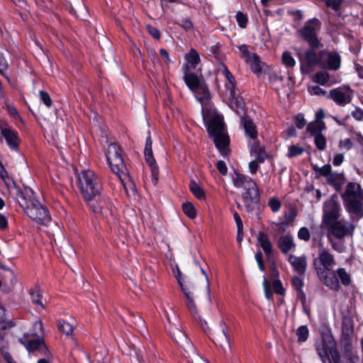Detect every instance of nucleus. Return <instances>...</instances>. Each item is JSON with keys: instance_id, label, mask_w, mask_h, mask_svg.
<instances>
[{"instance_id": "obj_1", "label": "nucleus", "mask_w": 363, "mask_h": 363, "mask_svg": "<svg viewBox=\"0 0 363 363\" xmlns=\"http://www.w3.org/2000/svg\"><path fill=\"white\" fill-rule=\"evenodd\" d=\"M18 203L24 213L36 223L47 225L50 221L51 217L48 208L30 188H24L19 192Z\"/></svg>"}, {"instance_id": "obj_2", "label": "nucleus", "mask_w": 363, "mask_h": 363, "mask_svg": "<svg viewBox=\"0 0 363 363\" xmlns=\"http://www.w3.org/2000/svg\"><path fill=\"white\" fill-rule=\"evenodd\" d=\"M202 116L207 131L217 149L223 156L226 155L230 140L225 131L223 118L214 111H207L203 108Z\"/></svg>"}, {"instance_id": "obj_3", "label": "nucleus", "mask_w": 363, "mask_h": 363, "mask_svg": "<svg viewBox=\"0 0 363 363\" xmlns=\"http://www.w3.org/2000/svg\"><path fill=\"white\" fill-rule=\"evenodd\" d=\"M342 199L352 220L357 221L363 217V191L359 184L350 182L342 194Z\"/></svg>"}, {"instance_id": "obj_4", "label": "nucleus", "mask_w": 363, "mask_h": 363, "mask_svg": "<svg viewBox=\"0 0 363 363\" xmlns=\"http://www.w3.org/2000/svg\"><path fill=\"white\" fill-rule=\"evenodd\" d=\"M44 334L43 323L41 321H35L28 333H26L20 339L29 353L38 352L45 357H49L50 352L42 340Z\"/></svg>"}, {"instance_id": "obj_5", "label": "nucleus", "mask_w": 363, "mask_h": 363, "mask_svg": "<svg viewBox=\"0 0 363 363\" xmlns=\"http://www.w3.org/2000/svg\"><path fill=\"white\" fill-rule=\"evenodd\" d=\"M78 183L84 201H91L101 192L100 181L91 169L82 170L78 174Z\"/></svg>"}, {"instance_id": "obj_6", "label": "nucleus", "mask_w": 363, "mask_h": 363, "mask_svg": "<svg viewBox=\"0 0 363 363\" xmlns=\"http://www.w3.org/2000/svg\"><path fill=\"white\" fill-rule=\"evenodd\" d=\"M183 79L197 101L204 104L209 100L211 97L209 89L202 75L198 76L192 72H184Z\"/></svg>"}, {"instance_id": "obj_7", "label": "nucleus", "mask_w": 363, "mask_h": 363, "mask_svg": "<svg viewBox=\"0 0 363 363\" xmlns=\"http://www.w3.org/2000/svg\"><path fill=\"white\" fill-rule=\"evenodd\" d=\"M246 135L251 140L249 141L250 155L255 157L259 163H262L267 157L264 146L257 140V130L255 124L250 119L244 122Z\"/></svg>"}, {"instance_id": "obj_8", "label": "nucleus", "mask_w": 363, "mask_h": 363, "mask_svg": "<svg viewBox=\"0 0 363 363\" xmlns=\"http://www.w3.org/2000/svg\"><path fill=\"white\" fill-rule=\"evenodd\" d=\"M223 74L225 79L224 97L228 100L229 106L233 109H235V111L243 110L245 103L235 89V81L233 75L226 67L223 69Z\"/></svg>"}, {"instance_id": "obj_9", "label": "nucleus", "mask_w": 363, "mask_h": 363, "mask_svg": "<svg viewBox=\"0 0 363 363\" xmlns=\"http://www.w3.org/2000/svg\"><path fill=\"white\" fill-rule=\"evenodd\" d=\"M321 26L322 23L319 19L313 18L306 21L303 26L299 30L301 37L308 43L311 48L318 49L323 47V44L318 37Z\"/></svg>"}, {"instance_id": "obj_10", "label": "nucleus", "mask_w": 363, "mask_h": 363, "mask_svg": "<svg viewBox=\"0 0 363 363\" xmlns=\"http://www.w3.org/2000/svg\"><path fill=\"white\" fill-rule=\"evenodd\" d=\"M170 335L174 340L184 348L187 354L186 357L191 359L192 363H209L197 353L194 346L182 330L174 328L170 331Z\"/></svg>"}, {"instance_id": "obj_11", "label": "nucleus", "mask_w": 363, "mask_h": 363, "mask_svg": "<svg viewBox=\"0 0 363 363\" xmlns=\"http://www.w3.org/2000/svg\"><path fill=\"white\" fill-rule=\"evenodd\" d=\"M106 156L112 172L121 178L125 166L121 147L116 143H111L106 149Z\"/></svg>"}, {"instance_id": "obj_12", "label": "nucleus", "mask_w": 363, "mask_h": 363, "mask_svg": "<svg viewBox=\"0 0 363 363\" xmlns=\"http://www.w3.org/2000/svg\"><path fill=\"white\" fill-rule=\"evenodd\" d=\"M85 201L95 213L101 214L106 218L113 216V206L106 194L99 192V195H97L95 199Z\"/></svg>"}, {"instance_id": "obj_13", "label": "nucleus", "mask_w": 363, "mask_h": 363, "mask_svg": "<svg viewBox=\"0 0 363 363\" xmlns=\"http://www.w3.org/2000/svg\"><path fill=\"white\" fill-rule=\"evenodd\" d=\"M341 206L335 197H331L324 203L323 223L325 225L339 220Z\"/></svg>"}, {"instance_id": "obj_14", "label": "nucleus", "mask_w": 363, "mask_h": 363, "mask_svg": "<svg viewBox=\"0 0 363 363\" xmlns=\"http://www.w3.org/2000/svg\"><path fill=\"white\" fill-rule=\"evenodd\" d=\"M176 277H177L179 285L180 286V289L185 297V301H186V306L188 307L189 311L191 313L196 314L197 313V310H196V303L194 302L193 284L189 281H185L182 277V275H181V273L179 271H178L177 275Z\"/></svg>"}, {"instance_id": "obj_15", "label": "nucleus", "mask_w": 363, "mask_h": 363, "mask_svg": "<svg viewBox=\"0 0 363 363\" xmlns=\"http://www.w3.org/2000/svg\"><path fill=\"white\" fill-rule=\"evenodd\" d=\"M330 232L337 238L342 239L347 236H352L355 226L349 221L337 220L327 225Z\"/></svg>"}, {"instance_id": "obj_16", "label": "nucleus", "mask_w": 363, "mask_h": 363, "mask_svg": "<svg viewBox=\"0 0 363 363\" xmlns=\"http://www.w3.org/2000/svg\"><path fill=\"white\" fill-rule=\"evenodd\" d=\"M152 144V139L150 135H149L146 138L144 154L146 163L147 164L151 171L152 182L154 185H156L157 184L159 177V167L157 164L155 159L153 157Z\"/></svg>"}, {"instance_id": "obj_17", "label": "nucleus", "mask_w": 363, "mask_h": 363, "mask_svg": "<svg viewBox=\"0 0 363 363\" xmlns=\"http://www.w3.org/2000/svg\"><path fill=\"white\" fill-rule=\"evenodd\" d=\"M321 65L330 70L336 71L340 67L341 57L336 52L324 50L320 52Z\"/></svg>"}, {"instance_id": "obj_18", "label": "nucleus", "mask_w": 363, "mask_h": 363, "mask_svg": "<svg viewBox=\"0 0 363 363\" xmlns=\"http://www.w3.org/2000/svg\"><path fill=\"white\" fill-rule=\"evenodd\" d=\"M313 264L320 280L330 289L334 291L339 290V280L335 277L334 272L330 273V271H325V269L318 267L316 260H314Z\"/></svg>"}, {"instance_id": "obj_19", "label": "nucleus", "mask_w": 363, "mask_h": 363, "mask_svg": "<svg viewBox=\"0 0 363 363\" xmlns=\"http://www.w3.org/2000/svg\"><path fill=\"white\" fill-rule=\"evenodd\" d=\"M335 348V342L331 337L324 338L321 342L317 343L316 351L323 363H332L330 355L331 351Z\"/></svg>"}, {"instance_id": "obj_20", "label": "nucleus", "mask_w": 363, "mask_h": 363, "mask_svg": "<svg viewBox=\"0 0 363 363\" xmlns=\"http://www.w3.org/2000/svg\"><path fill=\"white\" fill-rule=\"evenodd\" d=\"M330 97L339 106L349 104L352 97V90L350 86L338 87L330 90Z\"/></svg>"}, {"instance_id": "obj_21", "label": "nucleus", "mask_w": 363, "mask_h": 363, "mask_svg": "<svg viewBox=\"0 0 363 363\" xmlns=\"http://www.w3.org/2000/svg\"><path fill=\"white\" fill-rule=\"evenodd\" d=\"M1 134L9 148L13 151H18L21 143L18 133L8 125L6 127H3Z\"/></svg>"}, {"instance_id": "obj_22", "label": "nucleus", "mask_w": 363, "mask_h": 363, "mask_svg": "<svg viewBox=\"0 0 363 363\" xmlns=\"http://www.w3.org/2000/svg\"><path fill=\"white\" fill-rule=\"evenodd\" d=\"M288 262L295 272L298 274H303L305 273L307 267V259L305 255L297 257L290 255L288 257Z\"/></svg>"}, {"instance_id": "obj_23", "label": "nucleus", "mask_w": 363, "mask_h": 363, "mask_svg": "<svg viewBox=\"0 0 363 363\" xmlns=\"http://www.w3.org/2000/svg\"><path fill=\"white\" fill-rule=\"evenodd\" d=\"M243 201L247 204L257 203L259 201V191L256 182L250 186L242 194Z\"/></svg>"}, {"instance_id": "obj_24", "label": "nucleus", "mask_w": 363, "mask_h": 363, "mask_svg": "<svg viewBox=\"0 0 363 363\" xmlns=\"http://www.w3.org/2000/svg\"><path fill=\"white\" fill-rule=\"evenodd\" d=\"M184 59L186 62L183 66L184 72H191V70L196 69V66L200 62L199 55L194 49H191L189 52L185 55Z\"/></svg>"}, {"instance_id": "obj_25", "label": "nucleus", "mask_w": 363, "mask_h": 363, "mask_svg": "<svg viewBox=\"0 0 363 363\" xmlns=\"http://www.w3.org/2000/svg\"><path fill=\"white\" fill-rule=\"evenodd\" d=\"M315 260L316 262L319 260L320 265L318 264V266L325 269V271H330L332 267L335 264L334 256L326 250H323L320 252L318 255V258Z\"/></svg>"}, {"instance_id": "obj_26", "label": "nucleus", "mask_w": 363, "mask_h": 363, "mask_svg": "<svg viewBox=\"0 0 363 363\" xmlns=\"http://www.w3.org/2000/svg\"><path fill=\"white\" fill-rule=\"evenodd\" d=\"M245 62L250 67L251 70L258 76L266 71L267 65L260 60L256 53L246 60Z\"/></svg>"}, {"instance_id": "obj_27", "label": "nucleus", "mask_w": 363, "mask_h": 363, "mask_svg": "<svg viewBox=\"0 0 363 363\" xmlns=\"http://www.w3.org/2000/svg\"><path fill=\"white\" fill-rule=\"evenodd\" d=\"M278 247L284 254H287L289 252L296 248V244L294 241V238L290 234L282 235L278 240Z\"/></svg>"}, {"instance_id": "obj_28", "label": "nucleus", "mask_w": 363, "mask_h": 363, "mask_svg": "<svg viewBox=\"0 0 363 363\" xmlns=\"http://www.w3.org/2000/svg\"><path fill=\"white\" fill-rule=\"evenodd\" d=\"M254 182L255 181L249 176L239 173H235L233 178L234 186L237 189H242L243 191L250 187V185L253 186Z\"/></svg>"}, {"instance_id": "obj_29", "label": "nucleus", "mask_w": 363, "mask_h": 363, "mask_svg": "<svg viewBox=\"0 0 363 363\" xmlns=\"http://www.w3.org/2000/svg\"><path fill=\"white\" fill-rule=\"evenodd\" d=\"M256 238L259 246L262 247L266 255L269 256L272 252V245L268 235L264 232L259 231Z\"/></svg>"}, {"instance_id": "obj_30", "label": "nucleus", "mask_w": 363, "mask_h": 363, "mask_svg": "<svg viewBox=\"0 0 363 363\" xmlns=\"http://www.w3.org/2000/svg\"><path fill=\"white\" fill-rule=\"evenodd\" d=\"M315 50V49L311 48L307 50L303 56L302 60L303 63L309 67L321 65L320 52L318 55Z\"/></svg>"}, {"instance_id": "obj_31", "label": "nucleus", "mask_w": 363, "mask_h": 363, "mask_svg": "<svg viewBox=\"0 0 363 363\" xmlns=\"http://www.w3.org/2000/svg\"><path fill=\"white\" fill-rule=\"evenodd\" d=\"M326 181L328 184L333 186L336 189H339L344 184L345 178L343 173L331 172Z\"/></svg>"}, {"instance_id": "obj_32", "label": "nucleus", "mask_w": 363, "mask_h": 363, "mask_svg": "<svg viewBox=\"0 0 363 363\" xmlns=\"http://www.w3.org/2000/svg\"><path fill=\"white\" fill-rule=\"evenodd\" d=\"M325 128L326 126L323 121H313L307 125V131L313 136L321 134Z\"/></svg>"}, {"instance_id": "obj_33", "label": "nucleus", "mask_w": 363, "mask_h": 363, "mask_svg": "<svg viewBox=\"0 0 363 363\" xmlns=\"http://www.w3.org/2000/svg\"><path fill=\"white\" fill-rule=\"evenodd\" d=\"M32 303L35 306L38 310H43L45 308L42 301V292L38 288H34L30 292Z\"/></svg>"}, {"instance_id": "obj_34", "label": "nucleus", "mask_w": 363, "mask_h": 363, "mask_svg": "<svg viewBox=\"0 0 363 363\" xmlns=\"http://www.w3.org/2000/svg\"><path fill=\"white\" fill-rule=\"evenodd\" d=\"M189 189L194 196L200 201L206 199V194L203 189L194 180L189 184Z\"/></svg>"}, {"instance_id": "obj_35", "label": "nucleus", "mask_w": 363, "mask_h": 363, "mask_svg": "<svg viewBox=\"0 0 363 363\" xmlns=\"http://www.w3.org/2000/svg\"><path fill=\"white\" fill-rule=\"evenodd\" d=\"M335 274L338 277L341 283L345 286H348L351 283L350 275L347 272L345 268H338Z\"/></svg>"}, {"instance_id": "obj_36", "label": "nucleus", "mask_w": 363, "mask_h": 363, "mask_svg": "<svg viewBox=\"0 0 363 363\" xmlns=\"http://www.w3.org/2000/svg\"><path fill=\"white\" fill-rule=\"evenodd\" d=\"M182 210L184 214L191 219H194L197 216V210L190 202H186L182 205Z\"/></svg>"}, {"instance_id": "obj_37", "label": "nucleus", "mask_w": 363, "mask_h": 363, "mask_svg": "<svg viewBox=\"0 0 363 363\" xmlns=\"http://www.w3.org/2000/svg\"><path fill=\"white\" fill-rule=\"evenodd\" d=\"M313 169L315 172L318 174V177H324L326 179L332 172L331 166L330 164H325L323 167H318V165H313Z\"/></svg>"}, {"instance_id": "obj_38", "label": "nucleus", "mask_w": 363, "mask_h": 363, "mask_svg": "<svg viewBox=\"0 0 363 363\" xmlns=\"http://www.w3.org/2000/svg\"><path fill=\"white\" fill-rule=\"evenodd\" d=\"M329 81V74L326 72H318L313 76V82L321 85L325 84Z\"/></svg>"}, {"instance_id": "obj_39", "label": "nucleus", "mask_w": 363, "mask_h": 363, "mask_svg": "<svg viewBox=\"0 0 363 363\" xmlns=\"http://www.w3.org/2000/svg\"><path fill=\"white\" fill-rule=\"evenodd\" d=\"M58 329L66 335H70L73 332V327L64 320H60L57 323Z\"/></svg>"}, {"instance_id": "obj_40", "label": "nucleus", "mask_w": 363, "mask_h": 363, "mask_svg": "<svg viewBox=\"0 0 363 363\" xmlns=\"http://www.w3.org/2000/svg\"><path fill=\"white\" fill-rule=\"evenodd\" d=\"M281 61L282 63L287 67L292 68L296 65V61L294 58L293 57L291 52L288 51H285L283 52L281 56Z\"/></svg>"}, {"instance_id": "obj_41", "label": "nucleus", "mask_w": 363, "mask_h": 363, "mask_svg": "<svg viewBox=\"0 0 363 363\" xmlns=\"http://www.w3.org/2000/svg\"><path fill=\"white\" fill-rule=\"evenodd\" d=\"M309 335V331L306 325H301L296 330V335L298 342H305L307 340Z\"/></svg>"}, {"instance_id": "obj_42", "label": "nucleus", "mask_w": 363, "mask_h": 363, "mask_svg": "<svg viewBox=\"0 0 363 363\" xmlns=\"http://www.w3.org/2000/svg\"><path fill=\"white\" fill-rule=\"evenodd\" d=\"M304 152V149L298 145H290L289 147V151L286 154L288 157H295L301 155Z\"/></svg>"}, {"instance_id": "obj_43", "label": "nucleus", "mask_w": 363, "mask_h": 363, "mask_svg": "<svg viewBox=\"0 0 363 363\" xmlns=\"http://www.w3.org/2000/svg\"><path fill=\"white\" fill-rule=\"evenodd\" d=\"M313 137H314V143H315L316 147L320 150H323L326 146L325 138L323 136V135L322 133L314 135Z\"/></svg>"}, {"instance_id": "obj_44", "label": "nucleus", "mask_w": 363, "mask_h": 363, "mask_svg": "<svg viewBox=\"0 0 363 363\" xmlns=\"http://www.w3.org/2000/svg\"><path fill=\"white\" fill-rule=\"evenodd\" d=\"M238 26L242 28H245L248 22V18L246 14L241 11H238L235 16Z\"/></svg>"}, {"instance_id": "obj_45", "label": "nucleus", "mask_w": 363, "mask_h": 363, "mask_svg": "<svg viewBox=\"0 0 363 363\" xmlns=\"http://www.w3.org/2000/svg\"><path fill=\"white\" fill-rule=\"evenodd\" d=\"M325 5L331 8L333 10L337 11H339L340 6L342 3V0H321Z\"/></svg>"}, {"instance_id": "obj_46", "label": "nucleus", "mask_w": 363, "mask_h": 363, "mask_svg": "<svg viewBox=\"0 0 363 363\" xmlns=\"http://www.w3.org/2000/svg\"><path fill=\"white\" fill-rule=\"evenodd\" d=\"M268 205L273 212H277L281 208V202L277 199L273 197L269 200Z\"/></svg>"}, {"instance_id": "obj_47", "label": "nucleus", "mask_w": 363, "mask_h": 363, "mask_svg": "<svg viewBox=\"0 0 363 363\" xmlns=\"http://www.w3.org/2000/svg\"><path fill=\"white\" fill-rule=\"evenodd\" d=\"M298 237L300 240L308 241L311 238L308 229L306 227L301 228L298 232Z\"/></svg>"}, {"instance_id": "obj_48", "label": "nucleus", "mask_w": 363, "mask_h": 363, "mask_svg": "<svg viewBox=\"0 0 363 363\" xmlns=\"http://www.w3.org/2000/svg\"><path fill=\"white\" fill-rule=\"evenodd\" d=\"M263 286H264V289L265 297L269 300L272 299L273 293L271 290V284L269 281H268L267 280L266 278L264 279Z\"/></svg>"}, {"instance_id": "obj_49", "label": "nucleus", "mask_w": 363, "mask_h": 363, "mask_svg": "<svg viewBox=\"0 0 363 363\" xmlns=\"http://www.w3.org/2000/svg\"><path fill=\"white\" fill-rule=\"evenodd\" d=\"M308 90L311 95L322 96L326 94L324 89L317 85L309 86Z\"/></svg>"}, {"instance_id": "obj_50", "label": "nucleus", "mask_w": 363, "mask_h": 363, "mask_svg": "<svg viewBox=\"0 0 363 363\" xmlns=\"http://www.w3.org/2000/svg\"><path fill=\"white\" fill-rule=\"evenodd\" d=\"M39 94L40 99L45 104V105L47 106L48 107L50 106L52 101L49 94L43 90L40 91Z\"/></svg>"}, {"instance_id": "obj_51", "label": "nucleus", "mask_w": 363, "mask_h": 363, "mask_svg": "<svg viewBox=\"0 0 363 363\" xmlns=\"http://www.w3.org/2000/svg\"><path fill=\"white\" fill-rule=\"evenodd\" d=\"M331 245L335 251L338 252H343L345 250V246L344 243L339 240V241H331Z\"/></svg>"}, {"instance_id": "obj_52", "label": "nucleus", "mask_w": 363, "mask_h": 363, "mask_svg": "<svg viewBox=\"0 0 363 363\" xmlns=\"http://www.w3.org/2000/svg\"><path fill=\"white\" fill-rule=\"evenodd\" d=\"M272 286L274 291L280 295L284 294V288L282 286V284L280 280L276 279L272 283Z\"/></svg>"}, {"instance_id": "obj_53", "label": "nucleus", "mask_w": 363, "mask_h": 363, "mask_svg": "<svg viewBox=\"0 0 363 363\" xmlns=\"http://www.w3.org/2000/svg\"><path fill=\"white\" fill-rule=\"evenodd\" d=\"M292 284H293L294 288L296 290L300 291V290H301V289L303 286V282L302 279L296 276V277H294L292 279Z\"/></svg>"}, {"instance_id": "obj_54", "label": "nucleus", "mask_w": 363, "mask_h": 363, "mask_svg": "<svg viewBox=\"0 0 363 363\" xmlns=\"http://www.w3.org/2000/svg\"><path fill=\"white\" fill-rule=\"evenodd\" d=\"M295 123L298 128L301 129L306 125V120L302 114H298L295 117Z\"/></svg>"}, {"instance_id": "obj_55", "label": "nucleus", "mask_w": 363, "mask_h": 363, "mask_svg": "<svg viewBox=\"0 0 363 363\" xmlns=\"http://www.w3.org/2000/svg\"><path fill=\"white\" fill-rule=\"evenodd\" d=\"M239 50L242 52V57L243 58L245 62L254 54L249 52L247 47L245 45L240 46Z\"/></svg>"}, {"instance_id": "obj_56", "label": "nucleus", "mask_w": 363, "mask_h": 363, "mask_svg": "<svg viewBox=\"0 0 363 363\" xmlns=\"http://www.w3.org/2000/svg\"><path fill=\"white\" fill-rule=\"evenodd\" d=\"M147 30L148 33L155 39H159L160 38V30L150 25L147 26Z\"/></svg>"}, {"instance_id": "obj_57", "label": "nucleus", "mask_w": 363, "mask_h": 363, "mask_svg": "<svg viewBox=\"0 0 363 363\" xmlns=\"http://www.w3.org/2000/svg\"><path fill=\"white\" fill-rule=\"evenodd\" d=\"M344 155L342 153H337L334 155L333 160V164L334 166L338 167L342 164V162L344 161Z\"/></svg>"}, {"instance_id": "obj_58", "label": "nucleus", "mask_w": 363, "mask_h": 363, "mask_svg": "<svg viewBox=\"0 0 363 363\" xmlns=\"http://www.w3.org/2000/svg\"><path fill=\"white\" fill-rule=\"evenodd\" d=\"M216 167L221 174L225 175L227 174L228 168L225 162L221 160L218 161L216 163Z\"/></svg>"}, {"instance_id": "obj_59", "label": "nucleus", "mask_w": 363, "mask_h": 363, "mask_svg": "<svg viewBox=\"0 0 363 363\" xmlns=\"http://www.w3.org/2000/svg\"><path fill=\"white\" fill-rule=\"evenodd\" d=\"M330 356L334 363H342L341 357L337 348L331 351Z\"/></svg>"}, {"instance_id": "obj_60", "label": "nucleus", "mask_w": 363, "mask_h": 363, "mask_svg": "<svg viewBox=\"0 0 363 363\" xmlns=\"http://www.w3.org/2000/svg\"><path fill=\"white\" fill-rule=\"evenodd\" d=\"M352 116L356 120L362 121L363 120V110L359 108H356L354 111H352Z\"/></svg>"}, {"instance_id": "obj_61", "label": "nucleus", "mask_w": 363, "mask_h": 363, "mask_svg": "<svg viewBox=\"0 0 363 363\" xmlns=\"http://www.w3.org/2000/svg\"><path fill=\"white\" fill-rule=\"evenodd\" d=\"M249 171L251 174H254L259 169V164L257 161L252 160L249 163Z\"/></svg>"}, {"instance_id": "obj_62", "label": "nucleus", "mask_w": 363, "mask_h": 363, "mask_svg": "<svg viewBox=\"0 0 363 363\" xmlns=\"http://www.w3.org/2000/svg\"><path fill=\"white\" fill-rule=\"evenodd\" d=\"M346 357L347 360L349 361V363H357L358 361V357L356 355H353L352 352L348 350L346 352Z\"/></svg>"}, {"instance_id": "obj_63", "label": "nucleus", "mask_w": 363, "mask_h": 363, "mask_svg": "<svg viewBox=\"0 0 363 363\" xmlns=\"http://www.w3.org/2000/svg\"><path fill=\"white\" fill-rule=\"evenodd\" d=\"M8 64L5 58L0 55V73L2 75H4V72L7 69Z\"/></svg>"}, {"instance_id": "obj_64", "label": "nucleus", "mask_w": 363, "mask_h": 363, "mask_svg": "<svg viewBox=\"0 0 363 363\" xmlns=\"http://www.w3.org/2000/svg\"><path fill=\"white\" fill-rule=\"evenodd\" d=\"M352 143L350 139L340 140L339 144L340 148H345L347 150H350L352 147Z\"/></svg>"}]
</instances>
